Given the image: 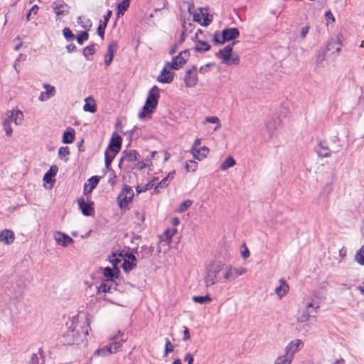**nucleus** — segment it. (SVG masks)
Masks as SVG:
<instances>
[{
  "label": "nucleus",
  "instance_id": "obj_50",
  "mask_svg": "<svg viewBox=\"0 0 364 364\" xmlns=\"http://www.w3.org/2000/svg\"><path fill=\"white\" fill-rule=\"evenodd\" d=\"M205 122L216 124L217 126L214 129L215 131L218 130L220 127V119L218 117H208L205 118Z\"/></svg>",
  "mask_w": 364,
  "mask_h": 364
},
{
  "label": "nucleus",
  "instance_id": "obj_11",
  "mask_svg": "<svg viewBox=\"0 0 364 364\" xmlns=\"http://www.w3.org/2000/svg\"><path fill=\"white\" fill-rule=\"evenodd\" d=\"M195 70L196 67H193L192 69L186 71L184 82L188 87H194L198 83V76Z\"/></svg>",
  "mask_w": 364,
  "mask_h": 364
},
{
  "label": "nucleus",
  "instance_id": "obj_51",
  "mask_svg": "<svg viewBox=\"0 0 364 364\" xmlns=\"http://www.w3.org/2000/svg\"><path fill=\"white\" fill-rule=\"evenodd\" d=\"M89 35L86 31H81L76 37L77 42L82 45L83 42L88 39Z\"/></svg>",
  "mask_w": 364,
  "mask_h": 364
},
{
  "label": "nucleus",
  "instance_id": "obj_55",
  "mask_svg": "<svg viewBox=\"0 0 364 364\" xmlns=\"http://www.w3.org/2000/svg\"><path fill=\"white\" fill-rule=\"evenodd\" d=\"M116 154H113L112 156H109L108 151L107 150L105 153V166L107 168H109L111 163L112 162Z\"/></svg>",
  "mask_w": 364,
  "mask_h": 364
},
{
  "label": "nucleus",
  "instance_id": "obj_2",
  "mask_svg": "<svg viewBox=\"0 0 364 364\" xmlns=\"http://www.w3.org/2000/svg\"><path fill=\"white\" fill-rule=\"evenodd\" d=\"M159 88L156 86H154L149 91L146 102L143 107V112H139L138 116L139 118L142 119L145 117V114H151L156 108L158 104V100L159 98Z\"/></svg>",
  "mask_w": 364,
  "mask_h": 364
},
{
  "label": "nucleus",
  "instance_id": "obj_58",
  "mask_svg": "<svg viewBox=\"0 0 364 364\" xmlns=\"http://www.w3.org/2000/svg\"><path fill=\"white\" fill-rule=\"evenodd\" d=\"M38 10V7L37 5H34L32 6V8L29 10L28 13L27 14L26 18L28 21H30L32 17L31 16L33 14L36 15L37 14V11Z\"/></svg>",
  "mask_w": 364,
  "mask_h": 364
},
{
  "label": "nucleus",
  "instance_id": "obj_28",
  "mask_svg": "<svg viewBox=\"0 0 364 364\" xmlns=\"http://www.w3.org/2000/svg\"><path fill=\"white\" fill-rule=\"evenodd\" d=\"M191 152L195 159L201 161L206 157L209 149L206 146H203L198 149H191Z\"/></svg>",
  "mask_w": 364,
  "mask_h": 364
},
{
  "label": "nucleus",
  "instance_id": "obj_41",
  "mask_svg": "<svg viewBox=\"0 0 364 364\" xmlns=\"http://www.w3.org/2000/svg\"><path fill=\"white\" fill-rule=\"evenodd\" d=\"M136 267V262L127 260L126 259H124L123 264H122V268L124 272H129L131 270H132L134 267Z\"/></svg>",
  "mask_w": 364,
  "mask_h": 364
},
{
  "label": "nucleus",
  "instance_id": "obj_40",
  "mask_svg": "<svg viewBox=\"0 0 364 364\" xmlns=\"http://www.w3.org/2000/svg\"><path fill=\"white\" fill-rule=\"evenodd\" d=\"M192 299L194 302L200 304L210 303L212 301V298L209 295L194 296Z\"/></svg>",
  "mask_w": 364,
  "mask_h": 364
},
{
  "label": "nucleus",
  "instance_id": "obj_53",
  "mask_svg": "<svg viewBox=\"0 0 364 364\" xmlns=\"http://www.w3.org/2000/svg\"><path fill=\"white\" fill-rule=\"evenodd\" d=\"M173 350V346L171 344L170 340L166 338V343H165V348L164 352V356L166 357L168 355V354Z\"/></svg>",
  "mask_w": 364,
  "mask_h": 364
},
{
  "label": "nucleus",
  "instance_id": "obj_9",
  "mask_svg": "<svg viewBox=\"0 0 364 364\" xmlns=\"http://www.w3.org/2000/svg\"><path fill=\"white\" fill-rule=\"evenodd\" d=\"M189 55V50H184L179 53L177 56L173 58L172 62L169 63V65L173 66L172 68L173 70H178L186 63Z\"/></svg>",
  "mask_w": 364,
  "mask_h": 364
},
{
  "label": "nucleus",
  "instance_id": "obj_27",
  "mask_svg": "<svg viewBox=\"0 0 364 364\" xmlns=\"http://www.w3.org/2000/svg\"><path fill=\"white\" fill-rule=\"evenodd\" d=\"M100 181V177L97 176H94L90 178L87 180V183H85L84 186V192L91 193L92 191L97 186Z\"/></svg>",
  "mask_w": 364,
  "mask_h": 364
},
{
  "label": "nucleus",
  "instance_id": "obj_3",
  "mask_svg": "<svg viewBox=\"0 0 364 364\" xmlns=\"http://www.w3.org/2000/svg\"><path fill=\"white\" fill-rule=\"evenodd\" d=\"M235 42L227 45L223 49L216 53V56L222 59V63L226 65H237L240 59L237 55H232L233 46Z\"/></svg>",
  "mask_w": 364,
  "mask_h": 364
},
{
  "label": "nucleus",
  "instance_id": "obj_16",
  "mask_svg": "<svg viewBox=\"0 0 364 364\" xmlns=\"http://www.w3.org/2000/svg\"><path fill=\"white\" fill-rule=\"evenodd\" d=\"M304 346L303 342L299 339L291 341L285 348V352L294 357V353L299 351Z\"/></svg>",
  "mask_w": 364,
  "mask_h": 364
},
{
  "label": "nucleus",
  "instance_id": "obj_29",
  "mask_svg": "<svg viewBox=\"0 0 364 364\" xmlns=\"http://www.w3.org/2000/svg\"><path fill=\"white\" fill-rule=\"evenodd\" d=\"M32 364H44V350L43 348L38 349L37 353H33L31 358Z\"/></svg>",
  "mask_w": 364,
  "mask_h": 364
},
{
  "label": "nucleus",
  "instance_id": "obj_8",
  "mask_svg": "<svg viewBox=\"0 0 364 364\" xmlns=\"http://www.w3.org/2000/svg\"><path fill=\"white\" fill-rule=\"evenodd\" d=\"M172 67V65H169V62H167L164 65V68L162 69L160 75L157 77L159 82L163 83H170L173 81L174 77V73L173 72H171V70L173 69Z\"/></svg>",
  "mask_w": 364,
  "mask_h": 364
},
{
  "label": "nucleus",
  "instance_id": "obj_54",
  "mask_svg": "<svg viewBox=\"0 0 364 364\" xmlns=\"http://www.w3.org/2000/svg\"><path fill=\"white\" fill-rule=\"evenodd\" d=\"M95 44L88 46L83 49V55L85 58H87L90 55H92L95 53Z\"/></svg>",
  "mask_w": 364,
  "mask_h": 364
},
{
  "label": "nucleus",
  "instance_id": "obj_62",
  "mask_svg": "<svg viewBox=\"0 0 364 364\" xmlns=\"http://www.w3.org/2000/svg\"><path fill=\"white\" fill-rule=\"evenodd\" d=\"M149 164H147L146 162L145 161H139L137 164H136V168L139 170H141V169H144L147 166H149Z\"/></svg>",
  "mask_w": 364,
  "mask_h": 364
},
{
  "label": "nucleus",
  "instance_id": "obj_37",
  "mask_svg": "<svg viewBox=\"0 0 364 364\" xmlns=\"http://www.w3.org/2000/svg\"><path fill=\"white\" fill-rule=\"evenodd\" d=\"M235 160L232 156H228L221 164L220 168L223 171H225L228 168L232 167L235 164Z\"/></svg>",
  "mask_w": 364,
  "mask_h": 364
},
{
  "label": "nucleus",
  "instance_id": "obj_46",
  "mask_svg": "<svg viewBox=\"0 0 364 364\" xmlns=\"http://www.w3.org/2000/svg\"><path fill=\"white\" fill-rule=\"evenodd\" d=\"M114 289L115 288L113 287L112 284L102 283L98 287V291L103 292V293H109V292H112V290Z\"/></svg>",
  "mask_w": 364,
  "mask_h": 364
},
{
  "label": "nucleus",
  "instance_id": "obj_64",
  "mask_svg": "<svg viewBox=\"0 0 364 364\" xmlns=\"http://www.w3.org/2000/svg\"><path fill=\"white\" fill-rule=\"evenodd\" d=\"M157 154V151H154L151 152L145 159V161L147 164L151 163V159Z\"/></svg>",
  "mask_w": 364,
  "mask_h": 364
},
{
  "label": "nucleus",
  "instance_id": "obj_19",
  "mask_svg": "<svg viewBox=\"0 0 364 364\" xmlns=\"http://www.w3.org/2000/svg\"><path fill=\"white\" fill-rule=\"evenodd\" d=\"M77 203L79 208L84 215L90 216L94 213V209L92 206V204L87 203L83 198H79L77 200Z\"/></svg>",
  "mask_w": 364,
  "mask_h": 364
},
{
  "label": "nucleus",
  "instance_id": "obj_48",
  "mask_svg": "<svg viewBox=\"0 0 364 364\" xmlns=\"http://www.w3.org/2000/svg\"><path fill=\"white\" fill-rule=\"evenodd\" d=\"M193 204V201L191 200H186L183 201L178 208V213H183L185 212L191 205Z\"/></svg>",
  "mask_w": 364,
  "mask_h": 364
},
{
  "label": "nucleus",
  "instance_id": "obj_42",
  "mask_svg": "<svg viewBox=\"0 0 364 364\" xmlns=\"http://www.w3.org/2000/svg\"><path fill=\"white\" fill-rule=\"evenodd\" d=\"M77 23L85 29H89L92 26L91 21L84 16H79Z\"/></svg>",
  "mask_w": 364,
  "mask_h": 364
},
{
  "label": "nucleus",
  "instance_id": "obj_63",
  "mask_svg": "<svg viewBox=\"0 0 364 364\" xmlns=\"http://www.w3.org/2000/svg\"><path fill=\"white\" fill-rule=\"evenodd\" d=\"M191 26H192L191 23H186V22H184L183 23V31H185L186 33L191 32Z\"/></svg>",
  "mask_w": 364,
  "mask_h": 364
},
{
  "label": "nucleus",
  "instance_id": "obj_38",
  "mask_svg": "<svg viewBox=\"0 0 364 364\" xmlns=\"http://www.w3.org/2000/svg\"><path fill=\"white\" fill-rule=\"evenodd\" d=\"M70 149L68 146H62L58 150V156L61 160L67 162L68 161V156L70 155Z\"/></svg>",
  "mask_w": 364,
  "mask_h": 364
},
{
  "label": "nucleus",
  "instance_id": "obj_31",
  "mask_svg": "<svg viewBox=\"0 0 364 364\" xmlns=\"http://www.w3.org/2000/svg\"><path fill=\"white\" fill-rule=\"evenodd\" d=\"M75 132L73 128H68L63 135V142L64 144H71L75 139Z\"/></svg>",
  "mask_w": 364,
  "mask_h": 364
},
{
  "label": "nucleus",
  "instance_id": "obj_45",
  "mask_svg": "<svg viewBox=\"0 0 364 364\" xmlns=\"http://www.w3.org/2000/svg\"><path fill=\"white\" fill-rule=\"evenodd\" d=\"M119 254L113 253L111 257H109V262L112 263L114 269H118L117 266L121 262L122 259L119 258Z\"/></svg>",
  "mask_w": 364,
  "mask_h": 364
},
{
  "label": "nucleus",
  "instance_id": "obj_49",
  "mask_svg": "<svg viewBox=\"0 0 364 364\" xmlns=\"http://www.w3.org/2000/svg\"><path fill=\"white\" fill-rule=\"evenodd\" d=\"M63 35L68 41H73L75 38V35L72 33L71 30L68 28H63Z\"/></svg>",
  "mask_w": 364,
  "mask_h": 364
},
{
  "label": "nucleus",
  "instance_id": "obj_14",
  "mask_svg": "<svg viewBox=\"0 0 364 364\" xmlns=\"http://www.w3.org/2000/svg\"><path fill=\"white\" fill-rule=\"evenodd\" d=\"M122 137L116 133H114L110 139L108 148L113 152L114 154H117L121 149L122 146Z\"/></svg>",
  "mask_w": 364,
  "mask_h": 364
},
{
  "label": "nucleus",
  "instance_id": "obj_32",
  "mask_svg": "<svg viewBox=\"0 0 364 364\" xmlns=\"http://www.w3.org/2000/svg\"><path fill=\"white\" fill-rule=\"evenodd\" d=\"M58 171V167L56 165L51 166L47 171V184H50V188L53 186V183L55 181L52 178L57 174Z\"/></svg>",
  "mask_w": 364,
  "mask_h": 364
},
{
  "label": "nucleus",
  "instance_id": "obj_18",
  "mask_svg": "<svg viewBox=\"0 0 364 364\" xmlns=\"http://www.w3.org/2000/svg\"><path fill=\"white\" fill-rule=\"evenodd\" d=\"M117 50V43L115 41H112L107 46V52L105 56V64L106 66H109L112 63L114 53Z\"/></svg>",
  "mask_w": 364,
  "mask_h": 364
},
{
  "label": "nucleus",
  "instance_id": "obj_44",
  "mask_svg": "<svg viewBox=\"0 0 364 364\" xmlns=\"http://www.w3.org/2000/svg\"><path fill=\"white\" fill-rule=\"evenodd\" d=\"M355 261L360 265H364V245L356 252Z\"/></svg>",
  "mask_w": 364,
  "mask_h": 364
},
{
  "label": "nucleus",
  "instance_id": "obj_36",
  "mask_svg": "<svg viewBox=\"0 0 364 364\" xmlns=\"http://www.w3.org/2000/svg\"><path fill=\"white\" fill-rule=\"evenodd\" d=\"M293 358L285 352L284 355L279 356L275 360L274 364H291Z\"/></svg>",
  "mask_w": 364,
  "mask_h": 364
},
{
  "label": "nucleus",
  "instance_id": "obj_6",
  "mask_svg": "<svg viewBox=\"0 0 364 364\" xmlns=\"http://www.w3.org/2000/svg\"><path fill=\"white\" fill-rule=\"evenodd\" d=\"M221 268V264L218 263H213L209 267L205 277V282L207 287L212 286L216 283L217 276Z\"/></svg>",
  "mask_w": 364,
  "mask_h": 364
},
{
  "label": "nucleus",
  "instance_id": "obj_35",
  "mask_svg": "<svg viewBox=\"0 0 364 364\" xmlns=\"http://www.w3.org/2000/svg\"><path fill=\"white\" fill-rule=\"evenodd\" d=\"M210 49V46L205 41H198L195 46V50L197 52L203 53Z\"/></svg>",
  "mask_w": 364,
  "mask_h": 364
},
{
  "label": "nucleus",
  "instance_id": "obj_43",
  "mask_svg": "<svg viewBox=\"0 0 364 364\" xmlns=\"http://www.w3.org/2000/svg\"><path fill=\"white\" fill-rule=\"evenodd\" d=\"M4 130L7 136H11L13 132L12 128L11 127L10 119H3L2 123Z\"/></svg>",
  "mask_w": 364,
  "mask_h": 364
},
{
  "label": "nucleus",
  "instance_id": "obj_12",
  "mask_svg": "<svg viewBox=\"0 0 364 364\" xmlns=\"http://www.w3.org/2000/svg\"><path fill=\"white\" fill-rule=\"evenodd\" d=\"M200 12L193 15V21L198 22L201 26H208L213 21L212 16H209L208 13H204L202 8H200Z\"/></svg>",
  "mask_w": 364,
  "mask_h": 364
},
{
  "label": "nucleus",
  "instance_id": "obj_33",
  "mask_svg": "<svg viewBox=\"0 0 364 364\" xmlns=\"http://www.w3.org/2000/svg\"><path fill=\"white\" fill-rule=\"evenodd\" d=\"M326 55L327 53H326V50H322L318 53L316 59V65L317 68H324L326 65Z\"/></svg>",
  "mask_w": 364,
  "mask_h": 364
},
{
  "label": "nucleus",
  "instance_id": "obj_57",
  "mask_svg": "<svg viewBox=\"0 0 364 364\" xmlns=\"http://www.w3.org/2000/svg\"><path fill=\"white\" fill-rule=\"evenodd\" d=\"M106 27V23H102V21H100V24L97 28V34L101 37L102 39L104 38L105 30Z\"/></svg>",
  "mask_w": 364,
  "mask_h": 364
},
{
  "label": "nucleus",
  "instance_id": "obj_20",
  "mask_svg": "<svg viewBox=\"0 0 364 364\" xmlns=\"http://www.w3.org/2000/svg\"><path fill=\"white\" fill-rule=\"evenodd\" d=\"M122 336V334L121 333V332H119L117 335H116L112 338V341L110 344H109V346L112 347L111 350L112 353H115L118 350H119L123 343L125 342V339L120 338Z\"/></svg>",
  "mask_w": 364,
  "mask_h": 364
},
{
  "label": "nucleus",
  "instance_id": "obj_15",
  "mask_svg": "<svg viewBox=\"0 0 364 364\" xmlns=\"http://www.w3.org/2000/svg\"><path fill=\"white\" fill-rule=\"evenodd\" d=\"M246 272L247 269L245 267L232 268L230 267H229L227 272L225 274L224 278L225 279L234 280L237 277L246 273Z\"/></svg>",
  "mask_w": 364,
  "mask_h": 364
},
{
  "label": "nucleus",
  "instance_id": "obj_60",
  "mask_svg": "<svg viewBox=\"0 0 364 364\" xmlns=\"http://www.w3.org/2000/svg\"><path fill=\"white\" fill-rule=\"evenodd\" d=\"M310 27L309 26H305L301 28L300 31V37L304 39L306 38V35L308 34L309 31Z\"/></svg>",
  "mask_w": 364,
  "mask_h": 364
},
{
  "label": "nucleus",
  "instance_id": "obj_26",
  "mask_svg": "<svg viewBox=\"0 0 364 364\" xmlns=\"http://www.w3.org/2000/svg\"><path fill=\"white\" fill-rule=\"evenodd\" d=\"M119 273V269L107 267L103 269V275L107 281H113L114 278H117Z\"/></svg>",
  "mask_w": 364,
  "mask_h": 364
},
{
  "label": "nucleus",
  "instance_id": "obj_30",
  "mask_svg": "<svg viewBox=\"0 0 364 364\" xmlns=\"http://www.w3.org/2000/svg\"><path fill=\"white\" fill-rule=\"evenodd\" d=\"M85 101V104L83 106L84 111L95 113L97 111V109L94 99L92 97H87Z\"/></svg>",
  "mask_w": 364,
  "mask_h": 364
},
{
  "label": "nucleus",
  "instance_id": "obj_5",
  "mask_svg": "<svg viewBox=\"0 0 364 364\" xmlns=\"http://www.w3.org/2000/svg\"><path fill=\"white\" fill-rule=\"evenodd\" d=\"M133 197L134 191L132 187L124 185L117 197L119 207L121 209L126 208L128 204L132 200Z\"/></svg>",
  "mask_w": 364,
  "mask_h": 364
},
{
  "label": "nucleus",
  "instance_id": "obj_52",
  "mask_svg": "<svg viewBox=\"0 0 364 364\" xmlns=\"http://www.w3.org/2000/svg\"><path fill=\"white\" fill-rule=\"evenodd\" d=\"M198 167V163L195 161L190 160L186 162V169L187 171L189 172H193L197 169Z\"/></svg>",
  "mask_w": 364,
  "mask_h": 364
},
{
  "label": "nucleus",
  "instance_id": "obj_39",
  "mask_svg": "<svg viewBox=\"0 0 364 364\" xmlns=\"http://www.w3.org/2000/svg\"><path fill=\"white\" fill-rule=\"evenodd\" d=\"M111 348H112L111 346H109V345H107L103 348L97 349L95 352V354L97 355H99V356H102V357L107 356L109 354L112 353Z\"/></svg>",
  "mask_w": 364,
  "mask_h": 364
},
{
  "label": "nucleus",
  "instance_id": "obj_61",
  "mask_svg": "<svg viewBox=\"0 0 364 364\" xmlns=\"http://www.w3.org/2000/svg\"><path fill=\"white\" fill-rule=\"evenodd\" d=\"M184 360L188 363V364H193V356L190 353H188L184 356Z\"/></svg>",
  "mask_w": 364,
  "mask_h": 364
},
{
  "label": "nucleus",
  "instance_id": "obj_4",
  "mask_svg": "<svg viewBox=\"0 0 364 364\" xmlns=\"http://www.w3.org/2000/svg\"><path fill=\"white\" fill-rule=\"evenodd\" d=\"M319 306L314 302H309L304 308L299 309L297 321L301 323L307 322L311 317H315Z\"/></svg>",
  "mask_w": 364,
  "mask_h": 364
},
{
  "label": "nucleus",
  "instance_id": "obj_17",
  "mask_svg": "<svg viewBox=\"0 0 364 364\" xmlns=\"http://www.w3.org/2000/svg\"><path fill=\"white\" fill-rule=\"evenodd\" d=\"M53 9L58 16H65L68 14L69 6L68 4L61 1H57L53 3Z\"/></svg>",
  "mask_w": 364,
  "mask_h": 364
},
{
  "label": "nucleus",
  "instance_id": "obj_34",
  "mask_svg": "<svg viewBox=\"0 0 364 364\" xmlns=\"http://www.w3.org/2000/svg\"><path fill=\"white\" fill-rule=\"evenodd\" d=\"M341 43L340 41H333L327 44L326 48L323 50H326V53H327L328 51L335 49L336 52L338 53L341 50Z\"/></svg>",
  "mask_w": 364,
  "mask_h": 364
},
{
  "label": "nucleus",
  "instance_id": "obj_23",
  "mask_svg": "<svg viewBox=\"0 0 364 364\" xmlns=\"http://www.w3.org/2000/svg\"><path fill=\"white\" fill-rule=\"evenodd\" d=\"M14 233L10 230L5 229L0 231V242H4L6 245H10L14 241Z\"/></svg>",
  "mask_w": 364,
  "mask_h": 364
},
{
  "label": "nucleus",
  "instance_id": "obj_22",
  "mask_svg": "<svg viewBox=\"0 0 364 364\" xmlns=\"http://www.w3.org/2000/svg\"><path fill=\"white\" fill-rule=\"evenodd\" d=\"M175 173V171L168 173V174L166 177H164L161 181H159L157 183V185L154 187V191L156 193H159L160 188L163 189L166 188L168 186L169 182L173 178Z\"/></svg>",
  "mask_w": 364,
  "mask_h": 364
},
{
  "label": "nucleus",
  "instance_id": "obj_7",
  "mask_svg": "<svg viewBox=\"0 0 364 364\" xmlns=\"http://www.w3.org/2000/svg\"><path fill=\"white\" fill-rule=\"evenodd\" d=\"M240 36V31L237 28H225L222 31L223 40L219 41L216 36H214V41L217 43L223 44L226 41H230L237 38Z\"/></svg>",
  "mask_w": 364,
  "mask_h": 364
},
{
  "label": "nucleus",
  "instance_id": "obj_13",
  "mask_svg": "<svg viewBox=\"0 0 364 364\" xmlns=\"http://www.w3.org/2000/svg\"><path fill=\"white\" fill-rule=\"evenodd\" d=\"M139 156V153L136 150H124L122 152V157L119 161V166H120L123 161L134 162L138 160Z\"/></svg>",
  "mask_w": 364,
  "mask_h": 364
},
{
  "label": "nucleus",
  "instance_id": "obj_1",
  "mask_svg": "<svg viewBox=\"0 0 364 364\" xmlns=\"http://www.w3.org/2000/svg\"><path fill=\"white\" fill-rule=\"evenodd\" d=\"M89 328L90 326L85 321L79 324L78 319L73 317L66 322L60 343L63 345L77 344L83 337L88 334Z\"/></svg>",
  "mask_w": 364,
  "mask_h": 364
},
{
  "label": "nucleus",
  "instance_id": "obj_25",
  "mask_svg": "<svg viewBox=\"0 0 364 364\" xmlns=\"http://www.w3.org/2000/svg\"><path fill=\"white\" fill-rule=\"evenodd\" d=\"M279 285L276 287L274 292L279 296V298H282L289 291V285L287 282L284 279H281L279 281Z\"/></svg>",
  "mask_w": 364,
  "mask_h": 364
},
{
  "label": "nucleus",
  "instance_id": "obj_21",
  "mask_svg": "<svg viewBox=\"0 0 364 364\" xmlns=\"http://www.w3.org/2000/svg\"><path fill=\"white\" fill-rule=\"evenodd\" d=\"M54 239L59 245L63 247H66L70 243L73 242V238H71L68 235L62 233L60 232H57L54 234Z\"/></svg>",
  "mask_w": 364,
  "mask_h": 364
},
{
  "label": "nucleus",
  "instance_id": "obj_10",
  "mask_svg": "<svg viewBox=\"0 0 364 364\" xmlns=\"http://www.w3.org/2000/svg\"><path fill=\"white\" fill-rule=\"evenodd\" d=\"M10 119V123L14 122L16 125H19L22 123L23 119V114L22 112L18 109L9 110L5 113L4 119Z\"/></svg>",
  "mask_w": 364,
  "mask_h": 364
},
{
  "label": "nucleus",
  "instance_id": "obj_47",
  "mask_svg": "<svg viewBox=\"0 0 364 364\" xmlns=\"http://www.w3.org/2000/svg\"><path fill=\"white\" fill-rule=\"evenodd\" d=\"M129 6V0H123L117 6L118 9V13L117 14L119 15L120 14H123V13L128 9Z\"/></svg>",
  "mask_w": 364,
  "mask_h": 364
},
{
  "label": "nucleus",
  "instance_id": "obj_24",
  "mask_svg": "<svg viewBox=\"0 0 364 364\" xmlns=\"http://www.w3.org/2000/svg\"><path fill=\"white\" fill-rule=\"evenodd\" d=\"M315 151L321 157H328L331 156L329 148L326 143L323 141H319L315 148Z\"/></svg>",
  "mask_w": 364,
  "mask_h": 364
},
{
  "label": "nucleus",
  "instance_id": "obj_56",
  "mask_svg": "<svg viewBox=\"0 0 364 364\" xmlns=\"http://www.w3.org/2000/svg\"><path fill=\"white\" fill-rule=\"evenodd\" d=\"M119 256L121 257L122 259H124L125 257H127L128 259L127 260H130V261L136 262V258L132 253L126 252L124 254L123 252H120L119 254Z\"/></svg>",
  "mask_w": 364,
  "mask_h": 364
},
{
  "label": "nucleus",
  "instance_id": "obj_59",
  "mask_svg": "<svg viewBox=\"0 0 364 364\" xmlns=\"http://www.w3.org/2000/svg\"><path fill=\"white\" fill-rule=\"evenodd\" d=\"M55 94V89L53 86L47 85V98L54 96Z\"/></svg>",
  "mask_w": 364,
  "mask_h": 364
}]
</instances>
